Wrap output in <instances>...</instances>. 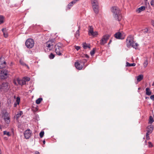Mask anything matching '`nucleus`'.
<instances>
[{
    "label": "nucleus",
    "instance_id": "obj_42",
    "mask_svg": "<svg viewBox=\"0 0 154 154\" xmlns=\"http://www.w3.org/2000/svg\"><path fill=\"white\" fill-rule=\"evenodd\" d=\"M75 49H76V50L77 51H78L80 48V47L78 46H75Z\"/></svg>",
    "mask_w": 154,
    "mask_h": 154
},
{
    "label": "nucleus",
    "instance_id": "obj_51",
    "mask_svg": "<svg viewBox=\"0 0 154 154\" xmlns=\"http://www.w3.org/2000/svg\"><path fill=\"white\" fill-rule=\"evenodd\" d=\"M3 127L0 125V129H1V130H2V128Z\"/></svg>",
    "mask_w": 154,
    "mask_h": 154
},
{
    "label": "nucleus",
    "instance_id": "obj_22",
    "mask_svg": "<svg viewBox=\"0 0 154 154\" xmlns=\"http://www.w3.org/2000/svg\"><path fill=\"white\" fill-rule=\"evenodd\" d=\"M74 4L73 2L72 1L70 3L68 4L67 6V9H69Z\"/></svg>",
    "mask_w": 154,
    "mask_h": 154
},
{
    "label": "nucleus",
    "instance_id": "obj_40",
    "mask_svg": "<svg viewBox=\"0 0 154 154\" xmlns=\"http://www.w3.org/2000/svg\"><path fill=\"white\" fill-rule=\"evenodd\" d=\"M150 3L152 6H154V0H152Z\"/></svg>",
    "mask_w": 154,
    "mask_h": 154
},
{
    "label": "nucleus",
    "instance_id": "obj_27",
    "mask_svg": "<svg viewBox=\"0 0 154 154\" xmlns=\"http://www.w3.org/2000/svg\"><path fill=\"white\" fill-rule=\"evenodd\" d=\"M80 34H79V29L76 32L75 34V37L77 38H78L79 37Z\"/></svg>",
    "mask_w": 154,
    "mask_h": 154
},
{
    "label": "nucleus",
    "instance_id": "obj_59",
    "mask_svg": "<svg viewBox=\"0 0 154 154\" xmlns=\"http://www.w3.org/2000/svg\"><path fill=\"white\" fill-rule=\"evenodd\" d=\"M135 43L134 42V45H135Z\"/></svg>",
    "mask_w": 154,
    "mask_h": 154
},
{
    "label": "nucleus",
    "instance_id": "obj_58",
    "mask_svg": "<svg viewBox=\"0 0 154 154\" xmlns=\"http://www.w3.org/2000/svg\"><path fill=\"white\" fill-rule=\"evenodd\" d=\"M153 56H154V53H153Z\"/></svg>",
    "mask_w": 154,
    "mask_h": 154
},
{
    "label": "nucleus",
    "instance_id": "obj_25",
    "mask_svg": "<svg viewBox=\"0 0 154 154\" xmlns=\"http://www.w3.org/2000/svg\"><path fill=\"white\" fill-rule=\"evenodd\" d=\"M4 17L2 15L0 16V24L4 22Z\"/></svg>",
    "mask_w": 154,
    "mask_h": 154
},
{
    "label": "nucleus",
    "instance_id": "obj_4",
    "mask_svg": "<svg viewBox=\"0 0 154 154\" xmlns=\"http://www.w3.org/2000/svg\"><path fill=\"white\" fill-rule=\"evenodd\" d=\"M34 41L32 38H28L26 41L25 45L28 48H32L34 46Z\"/></svg>",
    "mask_w": 154,
    "mask_h": 154
},
{
    "label": "nucleus",
    "instance_id": "obj_46",
    "mask_svg": "<svg viewBox=\"0 0 154 154\" xmlns=\"http://www.w3.org/2000/svg\"><path fill=\"white\" fill-rule=\"evenodd\" d=\"M79 0H73V1H72V2H73V3L75 4V3L77 2H78Z\"/></svg>",
    "mask_w": 154,
    "mask_h": 154
},
{
    "label": "nucleus",
    "instance_id": "obj_44",
    "mask_svg": "<svg viewBox=\"0 0 154 154\" xmlns=\"http://www.w3.org/2000/svg\"><path fill=\"white\" fill-rule=\"evenodd\" d=\"M150 98L153 100H154V95H151L150 97Z\"/></svg>",
    "mask_w": 154,
    "mask_h": 154
},
{
    "label": "nucleus",
    "instance_id": "obj_41",
    "mask_svg": "<svg viewBox=\"0 0 154 154\" xmlns=\"http://www.w3.org/2000/svg\"><path fill=\"white\" fill-rule=\"evenodd\" d=\"M150 134L146 133V139L147 140H149V135Z\"/></svg>",
    "mask_w": 154,
    "mask_h": 154
},
{
    "label": "nucleus",
    "instance_id": "obj_17",
    "mask_svg": "<svg viewBox=\"0 0 154 154\" xmlns=\"http://www.w3.org/2000/svg\"><path fill=\"white\" fill-rule=\"evenodd\" d=\"M137 78V81L138 82H139L142 80L143 79V75H140L136 77Z\"/></svg>",
    "mask_w": 154,
    "mask_h": 154
},
{
    "label": "nucleus",
    "instance_id": "obj_36",
    "mask_svg": "<svg viewBox=\"0 0 154 154\" xmlns=\"http://www.w3.org/2000/svg\"><path fill=\"white\" fill-rule=\"evenodd\" d=\"M22 85H24L26 84V81L23 78L22 79Z\"/></svg>",
    "mask_w": 154,
    "mask_h": 154
},
{
    "label": "nucleus",
    "instance_id": "obj_11",
    "mask_svg": "<svg viewBox=\"0 0 154 154\" xmlns=\"http://www.w3.org/2000/svg\"><path fill=\"white\" fill-rule=\"evenodd\" d=\"M115 37L117 39H123L125 38L124 37H123L121 33L119 32H116L114 35Z\"/></svg>",
    "mask_w": 154,
    "mask_h": 154
},
{
    "label": "nucleus",
    "instance_id": "obj_37",
    "mask_svg": "<svg viewBox=\"0 0 154 154\" xmlns=\"http://www.w3.org/2000/svg\"><path fill=\"white\" fill-rule=\"evenodd\" d=\"M92 2V4H96L97 3V0H91Z\"/></svg>",
    "mask_w": 154,
    "mask_h": 154
},
{
    "label": "nucleus",
    "instance_id": "obj_31",
    "mask_svg": "<svg viewBox=\"0 0 154 154\" xmlns=\"http://www.w3.org/2000/svg\"><path fill=\"white\" fill-rule=\"evenodd\" d=\"M3 134L4 135H7L8 136H10L11 135L9 132H7L6 131H3Z\"/></svg>",
    "mask_w": 154,
    "mask_h": 154
},
{
    "label": "nucleus",
    "instance_id": "obj_48",
    "mask_svg": "<svg viewBox=\"0 0 154 154\" xmlns=\"http://www.w3.org/2000/svg\"><path fill=\"white\" fill-rule=\"evenodd\" d=\"M144 32H147L148 31V29L147 28H146L144 29Z\"/></svg>",
    "mask_w": 154,
    "mask_h": 154
},
{
    "label": "nucleus",
    "instance_id": "obj_10",
    "mask_svg": "<svg viewBox=\"0 0 154 154\" xmlns=\"http://www.w3.org/2000/svg\"><path fill=\"white\" fill-rule=\"evenodd\" d=\"M31 134V131L29 129L25 131L24 133L25 137L26 139H28L30 137Z\"/></svg>",
    "mask_w": 154,
    "mask_h": 154
},
{
    "label": "nucleus",
    "instance_id": "obj_50",
    "mask_svg": "<svg viewBox=\"0 0 154 154\" xmlns=\"http://www.w3.org/2000/svg\"><path fill=\"white\" fill-rule=\"evenodd\" d=\"M35 154H39V152L38 151H36L35 152Z\"/></svg>",
    "mask_w": 154,
    "mask_h": 154
},
{
    "label": "nucleus",
    "instance_id": "obj_3",
    "mask_svg": "<svg viewBox=\"0 0 154 154\" xmlns=\"http://www.w3.org/2000/svg\"><path fill=\"white\" fill-rule=\"evenodd\" d=\"M126 42L128 47H129L130 46H131L134 48H136L138 45V44L136 43H135V45H134V42L133 40V38L131 36L127 37L126 40Z\"/></svg>",
    "mask_w": 154,
    "mask_h": 154
},
{
    "label": "nucleus",
    "instance_id": "obj_29",
    "mask_svg": "<svg viewBox=\"0 0 154 154\" xmlns=\"http://www.w3.org/2000/svg\"><path fill=\"white\" fill-rule=\"evenodd\" d=\"M16 81L18 84L22 85V80H20L19 78H17L16 79Z\"/></svg>",
    "mask_w": 154,
    "mask_h": 154
},
{
    "label": "nucleus",
    "instance_id": "obj_45",
    "mask_svg": "<svg viewBox=\"0 0 154 154\" xmlns=\"http://www.w3.org/2000/svg\"><path fill=\"white\" fill-rule=\"evenodd\" d=\"M148 143L149 144V146L150 147H151L152 146V144L150 142H148Z\"/></svg>",
    "mask_w": 154,
    "mask_h": 154
},
{
    "label": "nucleus",
    "instance_id": "obj_8",
    "mask_svg": "<svg viewBox=\"0 0 154 154\" xmlns=\"http://www.w3.org/2000/svg\"><path fill=\"white\" fill-rule=\"evenodd\" d=\"M8 72L6 69H2L0 72V78L5 79L8 77Z\"/></svg>",
    "mask_w": 154,
    "mask_h": 154
},
{
    "label": "nucleus",
    "instance_id": "obj_14",
    "mask_svg": "<svg viewBox=\"0 0 154 154\" xmlns=\"http://www.w3.org/2000/svg\"><path fill=\"white\" fill-rule=\"evenodd\" d=\"M145 7L144 6H142L137 9L136 11L138 13H140L143 11L145 10Z\"/></svg>",
    "mask_w": 154,
    "mask_h": 154
},
{
    "label": "nucleus",
    "instance_id": "obj_35",
    "mask_svg": "<svg viewBox=\"0 0 154 154\" xmlns=\"http://www.w3.org/2000/svg\"><path fill=\"white\" fill-rule=\"evenodd\" d=\"M44 134V132L43 131H41L39 134V136L41 138H42L43 137Z\"/></svg>",
    "mask_w": 154,
    "mask_h": 154
},
{
    "label": "nucleus",
    "instance_id": "obj_38",
    "mask_svg": "<svg viewBox=\"0 0 154 154\" xmlns=\"http://www.w3.org/2000/svg\"><path fill=\"white\" fill-rule=\"evenodd\" d=\"M95 53V50L94 49H93V50L91 51L90 52L91 54V56L93 55Z\"/></svg>",
    "mask_w": 154,
    "mask_h": 154
},
{
    "label": "nucleus",
    "instance_id": "obj_2",
    "mask_svg": "<svg viewBox=\"0 0 154 154\" xmlns=\"http://www.w3.org/2000/svg\"><path fill=\"white\" fill-rule=\"evenodd\" d=\"M55 51L56 54L59 56H61L63 52V45L60 42L58 43L55 46Z\"/></svg>",
    "mask_w": 154,
    "mask_h": 154
},
{
    "label": "nucleus",
    "instance_id": "obj_60",
    "mask_svg": "<svg viewBox=\"0 0 154 154\" xmlns=\"http://www.w3.org/2000/svg\"><path fill=\"white\" fill-rule=\"evenodd\" d=\"M146 98H147V97H146Z\"/></svg>",
    "mask_w": 154,
    "mask_h": 154
},
{
    "label": "nucleus",
    "instance_id": "obj_53",
    "mask_svg": "<svg viewBox=\"0 0 154 154\" xmlns=\"http://www.w3.org/2000/svg\"><path fill=\"white\" fill-rule=\"evenodd\" d=\"M45 140H43V143L44 144H45Z\"/></svg>",
    "mask_w": 154,
    "mask_h": 154
},
{
    "label": "nucleus",
    "instance_id": "obj_21",
    "mask_svg": "<svg viewBox=\"0 0 154 154\" xmlns=\"http://www.w3.org/2000/svg\"><path fill=\"white\" fill-rule=\"evenodd\" d=\"M136 64L135 63H130L128 62L126 63V66H134Z\"/></svg>",
    "mask_w": 154,
    "mask_h": 154
},
{
    "label": "nucleus",
    "instance_id": "obj_32",
    "mask_svg": "<svg viewBox=\"0 0 154 154\" xmlns=\"http://www.w3.org/2000/svg\"><path fill=\"white\" fill-rule=\"evenodd\" d=\"M148 64V60H145V61H144V62L143 64L144 67H146L147 66Z\"/></svg>",
    "mask_w": 154,
    "mask_h": 154
},
{
    "label": "nucleus",
    "instance_id": "obj_56",
    "mask_svg": "<svg viewBox=\"0 0 154 154\" xmlns=\"http://www.w3.org/2000/svg\"><path fill=\"white\" fill-rule=\"evenodd\" d=\"M14 105V106L16 107V106L17 104L16 103H15Z\"/></svg>",
    "mask_w": 154,
    "mask_h": 154
},
{
    "label": "nucleus",
    "instance_id": "obj_12",
    "mask_svg": "<svg viewBox=\"0 0 154 154\" xmlns=\"http://www.w3.org/2000/svg\"><path fill=\"white\" fill-rule=\"evenodd\" d=\"M92 5L94 12L96 14L98 13L99 10L98 3L92 4Z\"/></svg>",
    "mask_w": 154,
    "mask_h": 154
},
{
    "label": "nucleus",
    "instance_id": "obj_13",
    "mask_svg": "<svg viewBox=\"0 0 154 154\" xmlns=\"http://www.w3.org/2000/svg\"><path fill=\"white\" fill-rule=\"evenodd\" d=\"M153 130V127L152 125H149L147 127V133L151 134Z\"/></svg>",
    "mask_w": 154,
    "mask_h": 154
},
{
    "label": "nucleus",
    "instance_id": "obj_24",
    "mask_svg": "<svg viewBox=\"0 0 154 154\" xmlns=\"http://www.w3.org/2000/svg\"><path fill=\"white\" fill-rule=\"evenodd\" d=\"M23 114L22 111H20L19 112H18L17 115H16V118L17 119L19 117H20Z\"/></svg>",
    "mask_w": 154,
    "mask_h": 154
},
{
    "label": "nucleus",
    "instance_id": "obj_39",
    "mask_svg": "<svg viewBox=\"0 0 154 154\" xmlns=\"http://www.w3.org/2000/svg\"><path fill=\"white\" fill-rule=\"evenodd\" d=\"M23 78L26 81H29L30 80L29 78L28 77H24Z\"/></svg>",
    "mask_w": 154,
    "mask_h": 154
},
{
    "label": "nucleus",
    "instance_id": "obj_16",
    "mask_svg": "<svg viewBox=\"0 0 154 154\" xmlns=\"http://www.w3.org/2000/svg\"><path fill=\"white\" fill-rule=\"evenodd\" d=\"M82 47L84 49H87L88 48H90V45L86 43H84L82 44Z\"/></svg>",
    "mask_w": 154,
    "mask_h": 154
},
{
    "label": "nucleus",
    "instance_id": "obj_26",
    "mask_svg": "<svg viewBox=\"0 0 154 154\" xmlns=\"http://www.w3.org/2000/svg\"><path fill=\"white\" fill-rule=\"evenodd\" d=\"M153 121L154 120L152 117L151 116H150L149 119V123L150 124H152Z\"/></svg>",
    "mask_w": 154,
    "mask_h": 154
},
{
    "label": "nucleus",
    "instance_id": "obj_49",
    "mask_svg": "<svg viewBox=\"0 0 154 154\" xmlns=\"http://www.w3.org/2000/svg\"><path fill=\"white\" fill-rule=\"evenodd\" d=\"M16 81H17L16 80V81L15 80H14L13 81V82H14V84L15 85H17V84Z\"/></svg>",
    "mask_w": 154,
    "mask_h": 154
},
{
    "label": "nucleus",
    "instance_id": "obj_43",
    "mask_svg": "<svg viewBox=\"0 0 154 154\" xmlns=\"http://www.w3.org/2000/svg\"><path fill=\"white\" fill-rule=\"evenodd\" d=\"M20 99L19 97H17V102L18 104H19V102H20Z\"/></svg>",
    "mask_w": 154,
    "mask_h": 154
},
{
    "label": "nucleus",
    "instance_id": "obj_33",
    "mask_svg": "<svg viewBox=\"0 0 154 154\" xmlns=\"http://www.w3.org/2000/svg\"><path fill=\"white\" fill-rule=\"evenodd\" d=\"M20 64L23 66H26L28 68H29V67L28 66H27L24 63L22 60H20Z\"/></svg>",
    "mask_w": 154,
    "mask_h": 154
},
{
    "label": "nucleus",
    "instance_id": "obj_18",
    "mask_svg": "<svg viewBox=\"0 0 154 154\" xmlns=\"http://www.w3.org/2000/svg\"><path fill=\"white\" fill-rule=\"evenodd\" d=\"M146 94L148 95H150L151 94V92L150 91V89L149 88H146Z\"/></svg>",
    "mask_w": 154,
    "mask_h": 154
},
{
    "label": "nucleus",
    "instance_id": "obj_1",
    "mask_svg": "<svg viewBox=\"0 0 154 154\" xmlns=\"http://www.w3.org/2000/svg\"><path fill=\"white\" fill-rule=\"evenodd\" d=\"M111 11L113 13V16L115 19L120 21L122 19V16L119 8L116 6H113L111 8Z\"/></svg>",
    "mask_w": 154,
    "mask_h": 154
},
{
    "label": "nucleus",
    "instance_id": "obj_5",
    "mask_svg": "<svg viewBox=\"0 0 154 154\" xmlns=\"http://www.w3.org/2000/svg\"><path fill=\"white\" fill-rule=\"evenodd\" d=\"M55 42L54 39H52L47 41L45 43L46 46L50 50H51L55 46Z\"/></svg>",
    "mask_w": 154,
    "mask_h": 154
},
{
    "label": "nucleus",
    "instance_id": "obj_15",
    "mask_svg": "<svg viewBox=\"0 0 154 154\" xmlns=\"http://www.w3.org/2000/svg\"><path fill=\"white\" fill-rule=\"evenodd\" d=\"M2 86L6 90L8 89L9 88L8 84L7 82L3 83L2 84Z\"/></svg>",
    "mask_w": 154,
    "mask_h": 154
},
{
    "label": "nucleus",
    "instance_id": "obj_28",
    "mask_svg": "<svg viewBox=\"0 0 154 154\" xmlns=\"http://www.w3.org/2000/svg\"><path fill=\"white\" fill-rule=\"evenodd\" d=\"M42 100V98H39L37 99L36 101V103L37 104H39L41 102Z\"/></svg>",
    "mask_w": 154,
    "mask_h": 154
},
{
    "label": "nucleus",
    "instance_id": "obj_6",
    "mask_svg": "<svg viewBox=\"0 0 154 154\" xmlns=\"http://www.w3.org/2000/svg\"><path fill=\"white\" fill-rule=\"evenodd\" d=\"M110 37V35L108 34L103 35L100 41V44L101 45H104L106 43L107 41L109 39Z\"/></svg>",
    "mask_w": 154,
    "mask_h": 154
},
{
    "label": "nucleus",
    "instance_id": "obj_9",
    "mask_svg": "<svg viewBox=\"0 0 154 154\" xmlns=\"http://www.w3.org/2000/svg\"><path fill=\"white\" fill-rule=\"evenodd\" d=\"M86 62V60H85V61L82 62L81 60H79L75 63V67L78 69L81 70L83 68V66L81 64L82 63L83 65L84 63Z\"/></svg>",
    "mask_w": 154,
    "mask_h": 154
},
{
    "label": "nucleus",
    "instance_id": "obj_30",
    "mask_svg": "<svg viewBox=\"0 0 154 154\" xmlns=\"http://www.w3.org/2000/svg\"><path fill=\"white\" fill-rule=\"evenodd\" d=\"M6 64V62L4 61L3 64H1L0 66V69L4 68L5 67Z\"/></svg>",
    "mask_w": 154,
    "mask_h": 154
},
{
    "label": "nucleus",
    "instance_id": "obj_20",
    "mask_svg": "<svg viewBox=\"0 0 154 154\" xmlns=\"http://www.w3.org/2000/svg\"><path fill=\"white\" fill-rule=\"evenodd\" d=\"M4 119L5 122L7 124H8L10 122V118L9 117H4Z\"/></svg>",
    "mask_w": 154,
    "mask_h": 154
},
{
    "label": "nucleus",
    "instance_id": "obj_57",
    "mask_svg": "<svg viewBox=\"0 0 154 154\" xmlns=\"http://www.w3.org/2000/svg\"><path fill=\"white\" fill-rule=\"evenodd\" d=\"M140 89V88H138V89H139H139Z\"/></svg>",
    "mask_w": 154,
    "mask_h": 154
},
{
    "label": "nucleus",
    "instance_id": "obj_55",
    "mask_svg": "<svg viewBox=\"0 0 154 154\" xmlns=\"http://www.w3.org/2000/svg\"><path fill=\"white\" fill-rule=\"evenodd\" d=\"M152 86H154V82H153V83L152 84Z\"/></svg>",
    "mask_w": 154,
    "mask_h": 154
},
{
    "label": "nucleus",
    "instance_id": "obj_52",
    "mask_svg": "<svg viewBox=\"0 0 154 154\" xmlns=\"http://www.w3.org/2000/svg\"><path fill=\"white\" fill-rule=\"evenodd\" d=\"M112 40L110 39V41H109V43H108V44H110L111 43V42H112Z\"/></svg>",
    "mask_w": 154,
    "mask_h": 154
},
{
    "label": "nucleus",
    "instance_id": "obj_47",
    "mask_svg": "<svg viewBox=\"0 0 154 154\" xmlns=\"http://www.w3.org/2000/svg\"><path fill=\"white\" fill-rule=\"evenodd\" d=\"M151 23L152 25L153 26V27H154V20H152Z\"/></svg>",
    "mask_w": 154,
    "mask_h": 154
},
{
    "label": "nucleus",
    "instance_id": "obj_19",
    "mask_svg": "<svg viewBox=\"0 0 154 154\" xmlns=\"http://www.w3.org/2000/svg\"><path fill=\"white\" fill-rule=\"evenodd\" d=\"M2 30L3 33V35H4V36L5 38H7L8 36V34L6 32V29L3 28L2 29Z\"/></svg>",
    "mask_w": 154,
    "mask_h": 154
},
{
    "label": "nucleus",
    "instance_id": "obj_23",
    "mask_svg": "<svg viewBox=\"0 0 154 154\" xmlns=\"http://www.w3.org/2000/svg\"><path fill=\"white\" fill-rule=\"evenodd\" d=\"M2 113H3V118L4 117H9V116H8V114H9L8 113V112H7L4 111V112H3Z\"/></svg>",
    "mask_w": 154,
    "mask_h": 154
},
{
    "label": "nucleus",
    "instance_id": "obj_54",
    "mask_svg": "<svg viewBox=\"0 0 154 154\" xmlns=\"http://www.w3.org/2000/svg\"><path fill=\"white\" fill-rule=\"evenodd\" d=\"M0 154H2V151L0 149Z\"/></svg>",
    "mask_w": 154,
    "mask_h": 154
},
{
    "label": "nucleus",
    "instance_id": "obj_34",
    "mask_svg": "<svg viewBox=\"0 0 154 154\" xmlns=\"http://www.w3.org/2000/svg\"><path fill=\"white\" fill-rule=\"evenodd\" d=\"M55 57L54 55L52 53H51L49 55V57L50 59H53Z\"/></svg>",
    "mask_w": 154,
    "mask_h": 154
},
{
    "label": "nucleus",
    "instance_id": "obj_7",
    "mask_svg": "<svg viewBox=\"0 0 154 154\" xmlns=\"http://www.w3.org/2000/svg\"><path fill=\"white\" fill-rule=\"evenodd\" d=\"M88 35H92L94 36L97 35L98 34L97 32L94 31V29L92 26H89L88 27Z\"/></svg>",
    "mask_w": 154,
    "mask_h": 154
}]
</instances>
